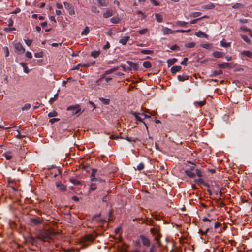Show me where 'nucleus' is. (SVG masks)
Wrapping results in <instances>:
<instances>
[{"label":"nucleus","instance_id":"obj_46","mask_svg":"<svg viewBox=\"0 0 252 252\" xmlns=\"http://www.w3.org/2000/svg\"><path fill=\"white\" fill-rule=\"evenodd\" d=\"M32 107L31 104L29 103H26L25 105L22 108V110H27L31 109Z\"/></svg>","mask_w":252,"mask_h":252},{"label":"nucleus","instance_id":"obj_34","mask_svg":"<svg viewBox=\"0 0 252 252\" xmlns=\"http://www.w3.org/2000/svg\"><path fill=\"white\" fill-rule=\"evenodd\" d=\"M140 52L143 54H152L153 53V51L146 49H141Z\"/></svg>","mask_w":252,"mask_h":252},{"label":"nucleus","instance_id":"obj_29","mask_svg":"<svg viewBox=\"0 0 252 252\" xmlns=\"http://www.w3.org/2000/svg\"><path fill=\"white\" fill-rule=\"evenodd\" d=\"M123 138L129 142H135L136 141H137L138 140V138H133L132 137H129L128 135L126 136V137Z\"/></svg>","mask_w":252,"mask_h":252},{"label":"nucleus","instance_id":"obj_16","mask_svg":"<svg viewBox=\"0 0 252 252\" xmlns=\"http://www.w3.org/2000/svg\"><path fill=\"white\" fill-rule=\"evenodd\" d=\"M56 185L57 188L61 190L64 191L66 189V186L62 184L61 182H57Z\"/></svg>","mask_w":252,"mask_h":252},{"label":"nucleus","instance_id":"obj_44","mask_svg":"<svg viewBox=\"0 0 252 252\" xmlns=\"http://www.w3.org/2000/svg\"><path fill=\"white\" fill-rule=\"evenodd\" d=\"M69 181L74 185H79L80 184V182L78 180L74 178H70Z\"/></svg>","mask_w":252,"mask_h":252},{"label":"nucleus","instance_id":"obj_11","mask_svg":"<svg viewBox=\"0 0 252 252\" xmlns=\"http://www.w3.org/2000/svg\"><path fill=\"white\" fill-rule=\"evenodd\" d=\"M225 55L224 53L220 52V51H214L212 53V55L217 58H220L223 57Z\"/></svg>","mask_w":252,"mask_h":252},{"label":"nucleus","instance_id":"obj_49","mask_svg":"<svg viewBox=\"0 0 252 252\" xmlns=\"http://www.w3.org/2000/svg\"><path fill=\"white\" fill-rule=\"evenodd\" d=\"M195 183L198 185L203 184L204 183V180L201 178H199L194 180Z\"/></svg>","mask_w":252,"mask_h":252},{"label":"nucleus","instance_id":"obj_22","mask_svg":"<svg viewBox=\"0 0 252 252\" xmlns=\"http://www.w3.org/2000/svg\"><path fill=\"white\" fill-rule=\"evenodd\" d=\"M215 7L213 3H210L208 4L204 5L201 6V8L204 9H212Z\"/></svg>","mask_w":252,"mask_h":252},{"label":"nucleus","instance_id":"obj_54","mask_svg":"<svg viewBox=\"0 0 252 252\" xmlns=\"http://www.w3.org/2000/svg\"><path fill=\"white\" fill-rule=\"evenodd\" d=\"M58 115L57 111H50L48 115L49 117L56 116Z\"/></svg>","mask_w":252,"mask_h":252},{"label":"nucleus","instance_id":"obj_28","mask_svg":"<svg viewBox=\"0 0 252 252\" xmlns=\"http://www.w3.org/2000/svg\"><path fill=\"white\" fill-rule=\"evenodd\" d=\"M51 173L53 175V176L55 178L59 175L61 174V172L59 169H55L52 171Z\"/></svg>","mask_w":252,"mask_h":252},{"label":"nucleus","instance_id":"obj_23","mask_svg":"<svg viewBox=\"0 0 252 252\" xmlns=\"http://www.w3.org/2000/svg\"><path fill=\"white\" fill-rule=\"evenodd\" d=\"M119 68V66H117V67H115L113 68H111L109 70H106L104 72V75H108V74H111V73H113L114 72L118 70Z\"/></svg>","mask_w":252,"mask_h":252},{"label":"nucleus","instance_id":"obj_20","mask_svg":"<svg viewBox=\"0 0 252 252\" xmlns=\"http://www.w3.org/2000/svg\"><path fill=\"white\" fill-rule=\"evenodd\" d=\"M129 38V36H124L119 40V42L124 45H126V44Z\"/></svg>","mask_w":252,"mask_h":252},{"label":"nucleus","instance_id":"obj_30","mask_svg":"<svg viewBox=\"0 0 252 252\" xmlns=\"http://www.w3.org/2000/svg\"><path fill=\"white\" fill-rule=\"evenodd\" d=\"M110 21L112 23L117 24L120 22V19L117 16H115L111 18Z\"/></svg>","mask_w":252,"mask_h":252},{"label":"nucleus","instance_id":"obj_13","mask_svg":"<svg viewBox=\"0 0 252 252\" xmlns=\"http://www.w3.org/2000/svg\"><path fill=\"white\" fill-rule=\"evenodd\" d=\"M182 68L181 66L176 65L172 67L170 70L172 74H175L176 72L181 70Z\"/></svg>","mask_w":252,"mask_h":252},{"label":"nucleus","instance_id":"obj_10","mask_svg":"<svg viewBox=\"0 0 252 252\" xmlns=\"http://www.w3.org/2000/svg\"><path fill=\"white\" fill-rule=\"evenodd\" d=\"M157 243H153L152 244L149 251H147L146 249H144L142 251V252H155L157 250Z\"/></svg>","mask_w":252,"mask_h":252},{"label":"nucleus","instance_id":"obj_51","mask_svg":"<svg viewBox=\"0 0 252 252\" xmlns=\"http://www.w3.org/2000/svg\"><path fill=\"white\" fill-rule=\"evenodd\" d=\"M97 2L101 6H107V4L105 0H97Z\"/></svg>","mask_w":252,"mask_h":252},{"label":"nucleus","instance_id":"obj_9","mask_svg":"<svg viewBox=\"0 0 252 252\" xmlns=\"http://www.w3.org/2000/svg\"><path fill=\"white\" fill-rule=\"evenodd\" d=\"M30 222L34 225H38L43 223V220L40 217H36L31 218Z\"/></svg>","mask_w":252,"mask_h":252},{"label":"nucleus","instance_id":"obj_40","mask_svg":"<svg viewBox=\"0 0 252 252\" xmlns=\"http://www.w3.org/2000/svg\"><path fill=\"white\" fill-rule=\"evenodd\" d=\"M2 121H1L0 122V128H2V129H5V130H8V129H10L12 128H13V127L11 126V125H10V126H9V127H5L2 124Z\"/></svg>","mask_w":252,"mask_h":252},{"label":"nucleus","instance_id":"obj_43","mask_svg":"<svg viewBox=\"0 0 252 252\" xmlns=\"http://www.w3.org/2000/svg\"><path fill=\"white\" fill-rule=\"evenodd\" d=\"M243 7V5L239 3H236L232 6L233 9H239Z\"/></svg>","mask_w":252,"mask_h":252},{"label":"nucleus","instance_id":"obj_24","mask_svg":"<svg viewBox=\"0 0 252 252\" xmlns=\"http://www.w3.org/2000/svg\"><path fill=\"white\" fill-rule=\"evenodd\" d=\"M66 110H81V109L79 108V105H71L67 107L66 109Z\"/></svg>","mask_w":252,"mask_h":252},{"label":"nucleus","instance_id":"obj_8","mask_svg":"<svg viewBox=\"0 0 252 252\" xmlns=\"http://www.w3.org/2000/svg\"><path fill=\"white\" fill-rule=\"evenodd\" d=\"M63 4L65 9L68 11L70 15H73L75 14L74 7L71 4L67 2H64Z\"/></svg>","mask_w":252,"mask_h":252},{"label":"nucleus","instance_id":"obj_60","mask_svg":"<svg viewBox=\"0 0 252 252\" xmlns=\"http://www.w3.org/2000/svg\"><path fill=\"white\" fill-rule=\"evenodd\" d=\"M25 43L28 46H30L32 42V40L31 39H24Z\"/></svg>","mask_w":252,"mask_h":252},{"label":"nucleus","instance_id":"obj_59","mask_svg":"<svg viewBox=\"0 0 252 252\" xmlns=\"http://www.w3.org/2000/svg\"><path fill=\"white\" fill-rule=\"evenodd\" d=\"M188 60V58L187 57L184 58L183 60L180 63V64L183 65H187V62Z\"/></svg>","mask_w":252,"mask_h":252},{"label":"nucleus","instance_id":"obj_57","mask_svg":"<svg viewBox=\"0 0 252 252\" xmlns=\"http://www.w3.org/2000/svg\"><path fill=\"white\" fill-rule=\"evenodd\" d=\"M91 11L95 13H98L99 12V11L97 9V7L94 6H92Z\"/></svg>","mask_w":252,"mask_h":252},{"label":"nucleus","instance_id":"obj_62","mask_svg":"<svg viewBox=\"0 0 252 252\" xmlns=\"http://www.w3.org/2000/svg\"><path fill=\"white\" fill-rule=\"evenodd\" d=\"M110 47V43H109L108 41H107L106 42V43L105 45H104L103 46V49L104 50H107Z\"/></svg>","mask_w":252,"mask_h":252},{"label":"nucleus","instance_id":"obj_53","mask_svg":"<svg viewBox=\"0 0 252 252\" xmlns=\"http://www.w3.org/2000/svg\"><path fill=\"white\" fill-rule=\"evenodd\" d=\"M195 176L197 175L199 177H201L203 176L202 172L200 171V170L198 169H195Z\"/></svg>","mask_w":252,"mask_h":252},{"label":"nucleus","instance_id":"obj_50","mask_svg":"<svg viewBox=\"0 0 252 252\" xmlns=\"http://www.w3.org/2000/svg\"><path fill=\"white\" fill-rule=\"evenodd\" d=\"M220 45L222 47H228L230 46V43H227L226 42H224L223 41H221L220 42Z\"/></svg>","mask_w":252,"mask_h":252},{"label":"nucleus","instance_id":"obj_12","mask_svg":"<svg viewBox=\"0 0 252 252\" xmlns=\"http://www.w3.org/2000/svg\"><path fill=\"white\" fill-rule=\"evenodd\" d=\"M162 31L164 34H173L176 32V31H173L167 27L163 28Z\"/></svg>","mask_w":252,"mask_h":252},{"label":"nucleus","instance_id":"obj_36","mask_svg":"<svg viewBox=\"0 0 252 252\" xmlns=\"http://www.w3.org/2000/svg\"><path fill=\"white\" fill-rule=\"evenodd\" d=\"M241 38L247 43L250 44L251 43V40L249 39V38L246 35H241Z\"/></svg>","mask_w":252,"mask_h":252},{"label":"nucleus","instance_id":"obj_42","mask_svg":"<svg viewBox=\"0 0 252 252\" xmlns=\"http://www.w3.org/2000/svg\"><path fill=\"white\" fill-rule=\"evenodd\" d=\"M223 73V72L221 70H214L213 72V76H216L218 75H220Z\"/></svg>","mask_w":252,"mask_h":252},{"label":"nucleus","instance_id":"obj_56","mask_svg":"<svg viewBox=\"0 0 252 252\" xmlns=\"http://www.w3.org/2000/svg\"><path fill=\"white\" fill-rule=\"evenodd\" d=\"M201 47H202L203 48L205 49H209L211 46V44L210 43H205V44H202L200 45Z\"/></svg>","mask_w":252,"mask_h":252},{"label":"nucleus","instance_id":"obj_7","mask_svg":"<svg viewBox=\"0 0 252 252\" xmlns=\"http://www.w3.org/2000/svg\"><path fill=\"white\" fill-rule=\"evenodd\" d=\"M150 231L153 235H156L157 234V236L155 237V239L157 240V245H158L159 247H160L161 245V242L159 240V238L160 237V234L158 233V231L157 229H155L154 228H151Z\"/></svg>","mask_w":252,"mask_h":252},{"label":"nucleus","instance_id":"obj_52","mask_svg":"<svg viewBox=\"0 0 252 252\" xmlns=\"http://www.w3.org/2000/svg\"><path fill=\"white\" fill-rule=\"evenodd\" d=\"M3 51H4V55H5V57H8L9 56V52L8 47H4L3 48Z\"/></svg>","mask_w":252,"mask_h":252},{"label":"nucleus","instance_id":"obj_27","mask_svg":"<svg viewBox=\"0 0 252 252\" xmlns=\"http://www.w3.org/2000/svg\"><path fill=\"white\" fill-rule=\"evenodd\" d=\"M98 99L102 103L105 105L109 104L110 101L109 99L104 98L103 97H99Z\"/></svg>","mask_w":252,"mask_h":252},{"label":"nucleus","instance_id":"obj_41","mask_svg":"<svg viewBox=\"0 0 252 252\" xmlns=\"http://www.w3.org/2000/svg\"><path fill=\"white\" fill-rule=\"evenodd\" d=\"M89 32V27L86 26L84 30L81 32L82 35H86L88 34Z\"/></svg>","mask_w":252,"mask_h":252},{"label":"nucleus","instance_id":"obj_35","mask_svg":"<svg viewBox=\"0 0 252 252\" xmlns=\"http://www.w3.org/2000/svg\"><path fill=\"white\" fill-rule=\"evenodd\" d=\"M143 66L146 68H150L152 66L151 63L148 61L143 63Z\"/></svg>","mask_w":252,"mask_h":252},{"label":"nucleus","instance_id":"obj_14","mask_svg":"<svg viewBox=\"0 0 252 252\" xmlns=\"http://www.w3.org/2000/svg\"><path fill=\"white\" fill-rule=\"evenodd\" d=\"M195 35L199 37H204V38L208 39L209 37L208 35L202 32L201 31H199L198 32L195 33Z\"/></svg>","mask_w":252,"mask_h":252},{"label":"nucleus","instance_id":"obj_47","mask_svg":"<svg viewBox=\"0 0 252 252\" xmlns=\"http://www.w3.org/2000/svg\"><path fill=\"white\" fill-rule=\"evenodd\" d=\"M144 164L143 162L140 163L137 166V169L138 171H141L144 168Z\"/></svg>","mask_w":252,"mask_h":252},{"label":"nucleus","instance_id":"obj_4","mask_svg":"<svg viewBox=\"0 0 252 252\" xmlns=\"http://www.w3.org/2000/svg\"><path fill=\"white\" fill-rule=\"evenodd\" d=\"M139 238L141 240V242L142 245L146 247H148L149 246L151 247V243L150 240L146 236L144 235H140L139 236Z\"/></svg>","mask_w":252,"mask_h":252},{"label":"nucleus","instance_id":"obj_63","mask_svg":"<svg viewBox=\"0 0 252 252\" xmlns=\"http://www.w3.org/2000/svg\"><path fill=\"white\" fill-rule=\"evenodd\" d=\"M25 56L28 58H29V59H31L32 58V54H31V52H30L29 51H27L26 53H25Z\"/></svg>","mask_w":252,"mask_h":252},{"label":"nucleus","instance_id":"obj_21","mask_svg":"<svg viewBox=\"0 0 252 252\" xmlns=\"http://www.w3.org/2000/svg\"><path fill=\"white\" fill-rule=\"evenodd\" d=\"M113 15V11L111 10H108L103 14V17L105 18H108L112 16Z\"/></svg>","mask_w":252,"mask_h":252},{"label":"nucleus","instance_id":"obj_32","mask_svg":"<svg viewBox=\"0 0 252 252\" xmlns=\"http://www.w3.org/2000/svg\"><path fill=\"white\" fill-rule=\"evenodd\" d=\"M100 52L99 51H94L91 52V56L94 58H97L100 55Z\"/></svg>","mask_w":252,"mask_h":252},{"label":"nucleus","instance_id":"obj_33","mask_svg":"<svg viewBox=\"0 0 252 252\" xmlns=\"http://www.w3.org/2000/svg\"><path fill=\"white\" fill-rule=\"evenodd\" d=\"M176 24L177 25L181 27H186L188 24V23L185 21H178L176 22Z\"/></svg>","mask_w":252,"mask_h":252},{"label":"nucleus","instance_id":"obj_39","mask_svg":"<svg viewBox=\"0 0 252 252\" xmlns=\"http://www.w3.org/2000/svg\"><path fill=\"white\" fill-rule=\"evenodd\" d=\"M28 241L30 243H31L32 245H34L36 243V242L35 239L34 237H32V236L29 237L28 238Z\"/></svg>","mask_w":252,"mask_h":252},{"label":"nucleus","instance_id":"obj_2","mask_svg":"<svg viewBox=\"0 0 252 252\" xmlns=\"http://www.w3.org/2000/svg\"><path fill=\"white\" fill-rule=\"evenodd\" d=\"M54 233L48 230H43L39 232L37 238L44 241H48L52 239Z\"/></svg>","mask_w":252,"mask_h":252},{"label":"nucleus","instance_id":"obj_17","mask_svg":"<svg viewBox=\"0 0 252 252\" xmlns=\"http://www.w3.org/2000/svg\"><path fill=\"white\" fill-rule=\"evenodd\" d=\"M177 78L179 81L183 82L185 80H188L189 76L186 74L179 75L177 76Z\"/></svg>","mask_w":252,"mask_h":252},{"label":"nucleus","instance_id":"obj_48","mask_svg":"<svg viewBox=\"0 0 252 252\" xmlns=\"http://www.w3.org/2000/svg\"><path fill=\"white\" fill-rule=\"evenodd\" d=\"M97 188V186L95 183H92L90 184V190L91 191L95 190Z\"/></svg>","mask_w":252,"mask_h":252},{"label":"nucleus","instance_id":"obj_6","mask_svg":"<svg viewBox=\"0 0 252 252\" xmlns=\"http://www.w3.org/2000/svg\"><path fill=\"white\" fill-rule=\"evenodd\" d=\"M126 63L129 65L127 70L130 71L134 70L137 71L139 68V65L138 63H134L130 61H127Z\"/></svg>","mask_w":252,"mask_h":252},{"label":"nucleus","instance_id":"obj_18","mask_svg":"<svg viewBox=\"0 0 252 252\" xmlns=\"http://www.w3.org/2000/svg\"><path fill=\"white\" fill-rule=\"evenodd\" d=\"M97 172V170L96 169H92V173L90 175V180L91 181H94V180H95V175Z\"/></svg>","mask_w":252,"mask_h":252},{"label":"nucleus","instance_id":"obj_3","mask_svg":"<svg viewBox=\"0 0 252 252\" xmlns=\"http://www.w3.org/2000/svg\"><path fill=\"white\" fill-rule=\"evenodd\" d=\"M96 237H97V235H96L95 236H93L92 235H90V234H88V235L84 236L82 238V242L84 243V244H83V247H87L89 245L86 244L85 242H93L95 239Z\"/></svg>","mask_w":252,"mask_h":252},{"label":"nucleus","instance_id":"obj_58","mask_svg":"<svg viewBox=\"0 0 252 252\" xmlns=\"http://www.w3.org/2000/svg\"><path fill=\"white\" fill-rule=\"evenodd\" d=\"M170 49L172 50H179L180 47L176 44H174L170 47Z\"/></svg>","mask_w":252,"mask_h":252},{"label":"nucleus","instance_id":"obj_45","mask_svg":"<svg viewBox=\"0 0 252 252\" xmlns=\"http://www.w3.org/2000/svg\"><path fill=\"white\" fill-rule=\"evenodd\" d=\"M194 42H189L185 44V46L187 48H193L195 46Z\"/></svg>","mask_w":252,"mask_h":252},{"label":"nucleus","instance_id":"obj_55","mask_svg":"<svg viewBox=\"0 0 252 252\" xmlns=\"http://www.w3.org/2000/svg\"><path fill=\"white\" fill-rule=\"evenodd\" d=\"M209 228H207L205 231H203L202 230H199V233L200 234V235H206V234L208 233V232L209 231Z\"/></svg>","mask_w":252,"mask_h":252},{"label":"nucleus","instance_id":"obj_5","mask_svg":"<svg viewBox=\"0 0 252 252\" xmlns=\"http://www.w3.org/2000/svg\"><path fill=\"white\" fill-rule=\"evenodd\" d=\"M13 46L16 52L18 54H22L25 51V48L23 47V45L20 42L15 43L13 45Z\"/></svg>","mask_w":252,"mask_h":252},{"label":"nucleus","instance_id":"obj_1","mask_svg":"<svg viewBox=\"0 0 252 252\" xmlns=\"http://www.w3.org/2000/svg\"><path fill=\"white\" fill-rule=\"evenodd\" d=\"M149 112L150 111H142L141 114L138 112L131 111V113L135 116L136 119L144 124L147 130L148 129V127L143 120L147 118H150L149 114H151V113Z\"/></svg>","mask_w":252,"mask_h":252},{"label":"nucleus","instance_id":"obj_26","mask_svg":"<svg viewBox=\"0 0 252 252\" xmlns=\"http://www.w3.org/2000/svg\"><path fill=\"white\" fill-rule=\"evenodd\" d=\"M177 60H178L177 58H173L168 60L167 61L168 66L169 67L173 65L177 61Z\"/></svg>","mask_w":252,"mask_h":252},{"label":"nucleus","instance_id":"obj_15","mask_svg":"<svg viewBox=\"0 0 252 252\" xmlns=\"http://www.w3.org/2000/svg\"><path fill=\"white\" fill-rule=\"evenodd\" d=\"M231 63H219L218 64V66L220 68H231Z\"/></svg>","mask_w":252,"mask_h":252},{"label":"nucleus","instance_id":"obj_61","mask_svg":"<svg viewBox=\"0 0 252 252\" xmlns=\"http://www.w3.org/2000/svg\"><path fill=\"white\" fill-rule=\"evenodd\" d=\"M59 120H60V119H59V118H52V119H50L49 122L51 124H53L55 123V122L59 121Z\"/></svg>","mask_w":252,"mask_h":252},{"label":"nucleus","instance_id":"obj_38","mask_svg":"<svg viewBox=\"0 0 252 252\" xmlns=\"http://www.w3.org/2000/svg\"><path fill=\"white\" fill-rule=\"evenodd\" d=\"M201 13L199 12H194L190 14L189 17H197L201 15Z\"/></svg>","mask_w":252,"mask_h":252},{"label":"nucleus","instance_id":"obj_31","mask_svg":"<svg viewBox=\"0 0 252 252\" xmlns=\"http://www.w3.org/2000/svg\"><path fill=\"white\" fill-rule=\"evenodd\" d=\"M155 18L157 20V21L159 22H162L163 20V17L162 16L158 13L155 14Z\"/></svg>","mask_w":252,"mask_h":252},{"label":"nucleus","instance_id":"obj_25","mask_svg":"<svg viewBox=\"0 0 252 252\" xmlns=\"http://www.w3.org/2000/svg\"><path fill=\"white\" fill-rule=\"evenodd\" d=\"M194 103L196 107L198 105L200 108H201L206 104V101L205 100H203V101H195Z\"/></svg>","mask_w":252,"mask_h":252},{"label":"nucleus","instance_id":"obj_19","mask_svg":"<svg viewBox=\"0 0 252 252\" xmlns=\"http://www.w3.org/2000/svg\"><path fill=\"white\" fill-rule=\"evenodd\" d=\"M185 173L186 175L189 177V178H194L195 177V173L193 172L192 171L189 170H186L185 171Z\"/></svg>","mask_w":252,"mask_h":252},{"label":"nucleus","instance_id":"obj_64","mask_svg":"<svg viewBox=\"0 0 252 252\" xmlns=\"http://www.w3.org/2000/svg\"><path fill=\"white\" fill-rule=\"evenodd\" d=\"M148 31V29H143L142 30H139L138 31V33L140 34H145Z\"/></svg>","mask_w":252,"mask_h":252},{"label":"nucleus","instance_id":"obj_37","mask_svg":"<svg viewBox=\"0 0 252 252\" xmlns=\"http://www.w3.org/2000/svg\"><path fill=\"white\" fill-rule=\"evenodd\" d=\"M242 54L248 57L251 58L252 57V52L250 51H244L242 52Z\"/></svg>","mask_w":252,"mask_h":252}]
</instances>
